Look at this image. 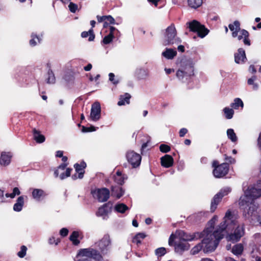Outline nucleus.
<instances>
[{
	"label": "nucleus",
	"mask_w": 261,
	"mask_h": 261,
	"mask_svg": "<svg viewBox=\"0 0 261 261\" xmlns=\"http://www.w3.org/2000/svg\"><path fill=\"white\" fill-rule=\"evenodd\" d=\"M92 128H93L92 129H90V128L86 127L85 126H83L82 132L83 133H87V132L95 131L96 130L94 127H92Z\"/></svg>",
	"instance_id": "58"
},
{
	"label": "nucleus",
	"mask_w": 261,
	"mask_h": 261,
	"mask_svg": "<svg viewBox=\"0 0 261 261\" xmlns=\"http://www.w3.org/2000/svg\"><path fill=\"white\" fill-rule=\"evenodd\" d=\"M190 246L188 243L179 241L176 242L174 245L175 251L176 253L181 254L185 250L189 249Z\"/></svg>",
	"instance_id": "21"
},
{
	"label": "nucleus",
	"mask_w": 261,
	"mask_h": 261,
	"mask_svg": "<svg viewBox=\"0 0 261 261\" xmlns=\"http://www.w3.org/2000/svg\"><path fill=\"white\" fill-rule=\"evenodd\" d=\"M204 229L203 231L199 233L198 232H195L193 233H187L185 232L184 231L181 230H177L175 232V233L171 234L169 239V245L170 246H171L172 245V243L173 242L174 239L177 238H178L180 241H184V242H186L187 241H193L195 240H197L200 238H202V243L205 245L204 248V253H208V252L205 251L204 249L206 248V244L203 242V240L205 239V234H204Z\"/></svg>",
	"instance_id": "3"
},
{
	"label": "nucleus",
	"mask_w": 261,
	"mask_h": 261,
	"mask_svg": "<svg viewBox=\"0 0 261 261\" xmlns=\"http://www.w3.org/2000/svg\"><path fill=\"white\" fill-rule=\"evenodd\" d=\"M105 21L109 24H118V23H116L115 19L111 15L107 16V19H106Z\"/></svg>",
	"instance_id": "53"
},
{
	"label": "nucleus",
	"mask_w": 261,
	"mask_h": 261,
	"mask_svg": "<svg viewBox=\"0 0 261 261\" xmlns=\"http://www.w3.org/2000/svg\"><path fill=\"white\" fill-rule=\"evenodd\" d=\"M81 36L83 38H87L89 36L88 40L89 41H93L95 38V35H94L92 29H90L88 32L85 31L82 32L81 34Z\"/></svg>",
	"instance_id": "41"
},
{
	"label": "nucleus",
	"mask_w": 261,
	"mask_h": 261,
	"mask_svg": "<svg viewBox=\"0 0 261 261\" xmlns=\"http://www.w3.org/2000/svg\"><path fill=\"white\" fill-rule=\"evenodd\" d=\"M188 130L186 128H182L180 129L179 135L180 137H183L187 133Z\"/></svg>",
	"instance_id": "57"
},
{
	"label": "nucleus",
	"mask_w": 261,
	"mask_h": 261,
	"mask_svg": "<svg viewBox=\"0 0 261 261\" xmlns=\"http://www.w3.org/2000/svg\"><path fill=\"white\" fill-rule=\"evenodd\" d=\"M111 208L112 204L110 202L104 204L98 208L96 215L98 217H101L103 219H107L108 214L111 212Z\"/></svg>",
	"instance_id": "16"
},
{
	"label": "nucleus",
	"mask_w": 261,
	"mask_h": 261,
	"mask_svg": "<svg viewBox=\"0 0 261 261\" xmlns=\"http://www.w3.org/2000/svg\"><path fill=\"white\" fill-rule=\"evenodd\" d=\"M212 165L214 168L213 173L214 176L216 178L223 177L228 172L229 165L227 163H222L219 165L218 161H214Z\"/></svg>",
	"instance_id": "11"
},
{
	"label": "nucleus",
	"mask_w": 261,
	"mask_h": 261,
	"mask_svg": "<svg viewBox=\"0 0 261 261\" xmlns=\"http://www.w3.org/2000/svg\"><path fill=\"white\" fill-rule=\"evenodd\" d=\"M194 75V64L190 59L182 60L179 69L176 71L177 79L182 83H186Z\"/></svg>",
	"instance_id": "4"
},
{
	"label": "nucleus",
	"mask_w": 261,
	"mask_h": 261,
	"mask_svg": "<svg viewBox=\"0 0 261 261\" xmlns=\"http://www.w3.org/2000/svg\"><path fill=\"white\" fill-rule=\"evenodd\" d=\"M13 154L11 152L3 151L0 156V165L3 167L8 166L11 163Z\"/></svg>",
	"instance_id": "19"
},
{
	"label": "nucleus",
	"mask_w": 261,
	"mask_h": 261,
	"mask_svg": "<svg viewBox=\"0 0 261 261\" xmlns=\"http://www.w3.org/2000/svg\"><path fill=\"white\" fill-rule=\"evenodd\" d=\"M125 156L128 163L133 168H137L140 165L141 156L133 150H128L125 154Z\"/></svg>",
	"instance_id": "13"
},
{
	"label": "nucleus",
	"mask_w": 261,
	"mask_h": 261,
	"mask_svg": "<svg viewBox=\"0 0 261 261\" xmlns=\"http://www.w3.org/2000/svg\"><path fill=\"white\" fill-rule=\"evenodd\" d=\"M177 55V51L175 49L166 48L165 50L162 52V55L167 59L172 60Z\"/></svg>",
	"instance_id": "26"
},
{
	"label": "nucleus",
	"mask_w": 261,
	"mask_h": 261,
	"mask_svg": "<svg viewBox=\"0 0 261 261\" xmlns=\"http://www.w3.org/2000/svg\"><path fill=\"white\" fill-rule=\"evenodd\" d=\"M253 244L254 246V248L252 249L251 252V256L252 257V252L253 250L255 251V256H259L258 253L260 255L261 253V250L257 248V246H261V234L258 233H256L254 234L253 237Z\"/></svg>",
	"instance_id": "18"
},
{
	"label": "nucleus",
	"mask_w": 261,
	"mask_h": 261,
	"mask_svg": "<svg viewBox=\"0 0 261 261\" xmlns=\"http://www.w3.org/2000/svg\"><path fill=\"white\" fill-rule=\"evenodd\" d=\"M41 37L35 33H32L31 35V39L29 41V44L32 47H34L41 43Z\"/></svg>",
	"instance_id": "29"
},
{
	"label": "nucleus",
	"mask_w": 261,
	"mask_h": 261,
	"mask_svg": "<svg viewBox=\"0 0 261 261\" xmlns=\"http://www.w3.org/2000/svg\"><path fill=\"white\" fill-rule=\"evenodd\" d=\"M155 253L158 256H162L166 254V250L165 248L160 247L155 250Z\"/></svg>",
	"instance_id": "49"
},
{
	"label": "nucleus",
	"mask_w": 261,
	"mask_h": 261,
	"mask_svg": "<svg viewBox=\"0 0 261 261\" xmlns=\"http://www.w3.org/2000/svg\"><path fill=\"white\" fill-rule=\"evenodd\" d=\"M67 166V164L66 163H63L58 166V169H59L61 172L63 171L66 168Z\"/></svg>",
	"instance_id": "59"
},
{
	"label": "nucleus",
	"mask_w": 261,
	"mask_h": 261,
	"mask_svg": "<svg viewBox=\"0 0 261 261\" xmlns=\"http://www.w3.org/2000/svg\"><path fill=\"white\" fill-rule=\"evenodd\" d=\"M223 112L224 114V116L227 119H231L234 115V112L232 108L229 107H225L223 109Z\"/></svg>",
	"instance_id": "37"
},
{
	"label": "nucleus",
	"mask_w": 261,
	"mask_h": 261,
	"mask_svg": "<svg viewBox=\"0 0 261 261\" xmlns=\"http://www.w3.org/2000/svg\"><path fill=\"white\" fill-rule=\"evenodd\" d=\"M181 42L177 36V31L173 23L171 24L163 32V44L164 45H178Z\"/></svg>",
	"instance_id": "6"
},
{
	"label": "nucleus",
	"mask_w": 261,
	"mask_h": 261,
	"mask_svg": "<svg viewBox=\"0 0 261 261\" xmlns=\"http://www.w3.org/2000/svg\"><path fill=\"white\" fill-rule=\"evenodd\" d=\"M229 29L232 31V36L233 38H237L240 41L243 40L245 45L250 46L251 44L249 39V33L245 29L240 28V23L239 21H234L232 24H229Z\"/></svg>",
	"instance_id": "5"
},
{
	"label": "nucleus",
	"mask_w": 261,
	"mask_h": 261,
	"mask_svg": "<svg viewBox=\"0 0 261 261\" xmlns=\"http://www.w3.org/2000/svg\"><path fill=\"white\" fill-rule=\"evenodd\" d=\"M33 136L35 140L38 143H43L45 141V137L36 129H33Z\"/></svg>",
	"instance_id": "32"
},
{
	"label": "nucleus",
	"mask_w": 261,
	"mask_h": 261,
	"mask_svg": "<svg viewBox=\"0 0 261 261\" xmlns=\"http://www.w3.org/2000/svg\"><path fill=\"white\" fill-rule=\"evenodd\" d=\"M24 196L18 197L16 200V203L13 205V210L15 212H20L24 205Z\"/></svg>",
	"instance_id": "27"
},
{
	"label": "nucleus",
	"mask_w": 261,
	"mask_h": 261,
	"mask_svg": "<svg viewBox=\"0 0 261 261\" xmlns=\"http://www.w3.org/2000/svg\"><path fill=\"white\" fill-rule=\"evenodd\" d=\"M20 194V192L19 189L15 187L13 189L12 193L10 194H6V196L7 197H10L11 198H14L16 195H19Z\"/></svg>",
	"instance_id": "46"
},
{
	"label": "nucleus",
	"mask_w": 261,
	"mask_h": 261,
	"mask_svg": "<svg viewBox=\"0 0 261 261\" xmlns=\"http://www.w3.org/2000/svg\"><path fill=\"white\" fill-rule=\"evenodd\" d=\"M120 32L115 27L112 26L110 27L109 34H112L113 36H115V35L118 36Z\"/></svg>",
	"instance_id": "52"
},
{
	"label": "nucleus",
	"mask_w": 261,
	"mask_h": 261,
	"mask_svg": "<svg viewBox=\"0 0 261 261\" xmlns=\"http://www.w3.org/2000/svg\"><path fill=\"white\" fill-rule=\"evenodd\" d=\"M114 209L117 212L123 214L128 210V207L123 203H118L115 205Z\"/></svg>",
	"instance_id": "40"
},
{
	"label": "nucleus",
	"mask_w": 261,
	"mask_h": 261,
	"mask_svg": "<svg viewBox=\"0 0 261 261\" xmlns=\"http://www.w3.org/2000/svg\"><path fill=\"white\" fill-rule=\"evenodd\" d=\"M254 253L255 251L253 250L252 252V258H255L256 261H261V256H256L255 257Z\"/></svg>",
	"instance_id": "62"
},
{
	"label": "nucleus",
	"mask_w": 261,
	"mask_h": 261,
	"mask_svg": "<svg viewBox=\"0 0 261 261\" xmlns=\"http://www.w3.org/2000/svg\"><path fill=\"white\" fill-rule=\"evenodd\" d=\"M146 235L144 233H137L133 239V242L137 244H140L141 240L144 239Z\"/></svg>",
	"instance_id": "42"
},
{
	"label": "nucleus",
	"mask_w": 261,
	"mask_h": 261,
	"mask_svg": "<svg viewBox=\"0 0 261 261\" xmlns=\"http://www.w3.org/2000/svg\"><path fill=\"white\" fill-rule=\"evenodd\" d=\"M256 80V76H252L251 78L249 79L247 81V83L249 85L252 86V89L254 90H257L258 88V84L254 82Z\"/></svg>",
	"instance_id": "44"
},
{
	"label": "nucleus",
	"mask_w": 261,
	"mask_h": 261,
	"mask_svg": "<svg viewBox=\"0 0 261 261\" xmlns=\"http://www.w3.org/2000/svg\"><path fill=\"white\" fill-rule=\"evenodd\" d=\"M160 0H147L148 2L149 3L153 4L155 7H157L158 5V2Z\"/></svg>",
	"instance_id": "63"
},
{
	"label": "nucleus",
	"mask_w": 261,
	"mask_h": 261,
	"mask_svg": "<svg viewBox=\"0 0 261 261\" xmlns=\"http://www.w3.org/2000/svg\"><path fill=\"white\" fill-rule=\"evenodd\" d=\"M56 81V78L53 71L49 69L47 72V78L46 79V82L48 84H54Z\"/></svg>",
	"instance_id": "43"
},
{
	"label": "nucleus",
	"mask_w": 261,
	"mask_h": 261,
	"mask_svg": "<svg viewBox=\"0 0 261 261\" xmlns=\"http://www.w3.org/2000/svg\"><path fill=\"white\" fill-rule=\"evenodd\" d=\"M109 81H111L113 84L117 85L119 83V79H115V75L113 73H110L109 74Z\"/></svg>",
	"instance_id": "50"
},
{
	"label": "nucleus",
	"mask_w": 261,
	"mask_h": 261,
	"mask_svg": "<svg viewBox=\"0 0 261 261\" xmlns=\"http://www.w3.org/2000/svg\"><path fill=\"white\" fill-rule=\"evenodd\" d=\"M101 116V106L98 101L94 102L91 107L90 118L93 121H97Z\"/></svg>",
	"instance_id": "15"
},
{
	"label": "nucleus",
	"mask_w": 261,
	"mask_h": 261,
	"mask_svg": "<svg viewBox=\"0 0 261 261\" xmlns=\"http://www.w3.org/2000/svg\"><path fill=\"white\" fill-rule=\"evenodd\" d=\"M127 178L125 174H122L121 172L117 171L115 174L113 175V179L115 183L122 185L124 184L125 180Z\"/></svg>",
	"instance_id": "24"
},
{
	"label": "nucleus",
	"mask_w": 261,
	"mask_h": 261,
	"mask_svg": "<svg viewBox=\"0 0 261 261\" xmlns=\"http://www.w3.org/2000/svg\"><path fill=\"white\" fill-rule=\"evenodd\" d=\"M243 249V245L240 243L234 245L232 249V252L234 255H239L242 253Z\"/></svg>",
	"instance_id": "38"
},
{
	"label": "nucleus",
	"mask_w": 261,
	"mask_h": 261,
	"mask_svg": "<svg viewBox=\"0 0 261 261\" xmlns=\"http://www.w3.org/2000/svg\"><path fill=\"white\" fill-rule=\"evenodd\" d=\"M231 191V189L229 187H225L222 188L220 191L215 195L211 202V210L214 212L217 208V205L220 202L222 198L227 195Z\"/></svg>",
	"instance_id": "12"
},
{
	"label": "nucleus",
	"mask_w": 261,
	"mask_h": 261,
	"mask_svg": "<svg viewBox=\"0 0 261 261\" xmlns=\"http://www.w3.org/2000/svg\"><path fill=\"white\" fill-rule=\"evenodd\" d=\"M114 38V36H113L112 34H109L103 38L102 42L105 44H109L112 41Z\"/></svg>",
	"instance_id": "48"
},
{
	"label": "nucleus",
	"mask_w": 261,
	"mask_h": 261,
	"mask_svg": "<svg viewBox=\"0 0 261 261\" xmlns=\"http://www.w3.org/2000/svg\"><path fill=\"white\" fill-rule=\"evenodd\" d=\"M244 194L241 196L239 204L243 211V216L250 222L258 220V205L255 203L254 199L261 197V180L255 187L249 186L244 190Z\"/></svg>",
	"instance_id": "2"
},
{
	"label": "nucleus",
	"mask_w": 261,
	"mask_h": 261,
	"mask_svg": "<svg viewBox=\"0 0 261 261\" xmlns=\"http://www.w3.org/2000/svg\"><path fill=\"white\" fill-rule=\"evenodd\" d=\"M60 242L61 240L60 238H56L54 236L49 237L48 240V243L49 245L55 244L56 246H57Z\"/></svg>",
	"instance_id": "45"
},
{
	"label": "nucleus",
	"mask_w": 261,
	"mask_h": 261,
	"mask_svg": "<svg viewBox=\"0 0 261 261\" xmlns=\"http://www.w3.org/2000/svg\"><path fill=\"white\" fill-rule=\"evenodd\" d=\"M111 191L112 195L117 198H120L124 193L122 188L120 186H112Z\"/></svg>",
	"instance_id": "28"
},
{
	"label": "nucleus",
	"mask_w": 261,
	"mask_h": 261,
	"mask_svg": "<svg viewBox=\"0 0 261 261\" xmlns=\"http://www.w3.org/2000/svg\"><path fill=\"white\" fill-rule=\"evenodd\" d=\"M27 248L25 246H21L20 247V250L18 252L17 255L20 257L23 258L26 255Z\"/></svg>",
	"instance_id": "47"
},
{
	"label": "nucleus",
	"mask_w": 261,
	"mask_h": 261,
	"mask_svg": "<svg viewBox=\"0 0 261 261\" xmlns=\"http://www.w3.org/2000/svg\"><path fill=\"white\" fill-rule=\"evenodd\" d=\"M173 159L170 155L166 154L161 158V165L165 168H169L173 165Z\"/></svg>",
	"instance_id": "22"
},
{
	"label": "nucleus",
	"mask_w": 261,
	"mask_h": 261,
	"mask_svg": "<svg viewBox=\"0 0 261 261\" xmlns=\"http://www.w3.org/2000/svg\"><path fill=\"white\" fill-rule=\"evenodd\" d=\"M230 107L233 110H238L240 107L242 109L244 107V103L240 98H236L232 102L230 103Z\"/></svg>",
	"instance_id": "31"
},
{
	"label": "nucleus",
	"mask_w": 261,
	"mask_h": 261,
	"mask_svg": "<svg viewBox=\"0 0 261 261\" xmlns=\"http://www.w3.org/2000/svg\"><path fill=\"white\" fill-rule=\"evenodd\" d=\"M186 25L187 28L189 29L190 31L196 33L197 36L200 38H204L210 32L208 29L196 20L187 22Z\"/></svg>",
	"instance_id": "8"
},
{
	"label": "nucleus",
	"mask_w": 261,
	"mask_h": 261,
	"mask_svg": "<svg viewBox=\"0 0 261 261\" xmlns=\"http://www.w3.org/2000/svg\"><path fill=\"white\" fill-rule=\"evenodd\" d=\"M227 136L229 139L233 143H235L238 140V137L234 132V130L232 128H229L226 132Z\"/></svg>",
	"instance_id": "36"
},
{
	"label": "nucleus",
	"mask_w": 261,
	"mask_h": 261,
	"mask_svg": "<svg viewBox=\"0 0 261 261\" xmlns=\"http://www.w3.org/2000/svg\"><path fill=\"white\" fill-rule=\"evenodd\" d=\"M95 247L97 248L98 251L101 255H105L110 252L112 247V241L110 236L108 234H105L103 237L95 243Z\"/></svg>",
	"instance_id": "9"
},
{
	"label": "nucleus",
	"mask_w": 261,
	"mask_h": 261,
	"mask_svg": "<svg viewBox=\"0 0 261 261\" xmlns=\"http://www.w3.org/2000/svg\"><path fill=\"white\" fill-rule=\"evenodd\" d=\"M86 167V164L84 162H81L79 164H75L74 165V167L75 169L76 172L78 173V178L82 179L84 176V169Z\"/></svg>",
	"instance_id": "25"
},
{
	"label": "nucleus",
	"mask_w": 261,
	"mask_h": 261,
	"mask_svg": "<svg viewBox=\"0 0 261 261\" xmlns=\"http://www.w3.org/2000/svg\"><path fill=\"white\" fill-rule=\"evenodd\" d=\"M233 231L228 233L226 238L227 241L235 243L240 241L245 234V225L244 224H238Z\"/></svg>",
	"instance_id": "10"
},
{
	"label": "nucleus",
	"mask_w": 261,
	"mask_h": 261,
	"mask_svg": "<svg viewBox=\"0 0 261 261\" xmlns=\"http://www.w3.org/2000/svg\"><path fill=\"white\" fill-rule=\"evenodd\" d=\"M218 217L214 216L208 222L204 229L205 239L203 242L206 244L204 250L206 252H213L217 247L220 241L225 234V230H230L234 228L238 224V216L234 211L228 210L225 213L222 221L217 227H215Z\"/></svg>",
	"instance_id": "1"
},
{
	"label": "nucleus",
	"mask_w": 261,
	"mask_h": 261,
	"mask_svg": "<svg viewBox=\"0 0 261 261\" xmlns=\"http://www.w3.org/2000/svg\"><path fill=\"white\" fill-rule=\"evenodd\" d=\"M234 60L238 64L244 63L247 60L245 51L243 48H240L238 49L234 54Z\"/></svg>",
	"instance_id": "20"
},
{
	"label": "nucleus",
	"mask_w": 261,
	"mask_h": 261,
	"mask_svg": "<svg viewBox=\"0 0 261 261\" xmlns=\"http://www.w3.org/2000/svg\"><path fill=\"white\" fill-rule=\"evenodd\" d=\"M97 19L98 22H104L106 20V19H107V16H97Z\"/></svg>",
	"instance_id": "60"
},
{
	"label": "nucleus",
	"mask_w": 261,
	"mask_h": 261,
	"mask_svg": "<svg viewBox=\"0 0 261 261\" xmlns=\"http://www.w3.org/2000/svg\"><path fill=\"white\" fill-rule=\"evenodd\" d=\"M47 196L46 193L41 189H32V197L36 201H41Z\"/></svg>",
	"instance_id": "17"
},
{
	"label": "nucleus",
	"mask_w": 261,
	"mask_h": 261,
	"mask_svg": "<svg viewBox=\"0 0 261 261\" xmlns=\"http://www.w3.org/2000/svg\"><path fill=\"white\" fill-rule=\"evenodd\" d=\"M148 75L147 70L144 68L137 69L135 71V76L139 80L146 79Z\"/></svg>",
	"instance_id": "30"
},
{
	"label": "nucleus",
	"mask_w": 261,
	"mask_h": 261,
	"mask_svg": "<svg viewBox=\"0 0 261 261\" xmlns=\"http://www.w3.org/2000/svg\"><path fill=\"white\" fill-rule=\"evenodd\" d=\"M68 230L66 228H63L60 230V234L63 237L67 236Z\"/></svg>",
	"instance_id": "56"
},
{
	"label": "nucleus",
	"mask_w": 261,
	"mask_h": 261,
	"mask_svg": "<svg viewBox=\"0 0 261 261\" xmlns=\"http://www.w3.org/2000/svg\"><path fill=\"white\" fill-rule=\"evenodd\" d=\"M187 3L191 8L196 9L202 5L203 0H187Z\"/></svg>",
	"instance_id": "33"
},
{
	"label": "nucleus",
	"mask_w": 261,
	"mask_h": 261,
	"mask_svg": "<svg viewBox=\"0 0 261 261\" xmlns=\"http://www.w3.org/2000/svg\"><path fill=\"white\" fill-rule=\"evenodd\" d=\"M71 171L72 169L69 168H66V171L65 172H61L58 168L55 169L54 170V176L56 178L59 176L61 180H63L66 178L70 176Z\"/></svg>",
	"instance_id": "23"
},
{
	"label": "nucleus",
	"mask_w": 261,
	"mask_h": 261,
	"mask_svg": "<svg viewBox=\"0 0 261 261\" xmlns=\"http://www.w3.org/2000/svg\"><path fill=\"white\" fill-rule=\"evenodd\" d=\"M256 146L258 149L261 151V132L259 133L256 141Z\"/></svg>",
	"instance_id": "55"
},
{
	"label": "nucleus",
	"mask_w": 261,
	"mask_h": 261,
	"mask_svg": "<svg viewBox=\"0 0 261 261\" xmlns=\"http://www.w3.org/2000/svg\"><path fill=\"white\" fill-rule=\"evenodd\" d=\"M76 257H80L75 261H91L88 257H91L97 261H101L102 256L98 250L93 248L81 249L77 254Z\"/></svg>",
	"instance_id": "7"
},
{
	"label": "nucleus",
	"mask_w": 261,
	"mask_h": 261,
	"mask_svg": "<svg viewBox=\"0 0 261 261\" xmlns=\"http://www.w3.org/2000/svg\"><path fill=\"white\" fill-rule=\"evenodd\" d=\"M93 197L100 202L107 201L110 197V191L106 188L97 189L92 192Z\"/></svg>",
	"instance_id": "14"
},
{
	"label": "nucleus",
	"mask_w": 261,
	"mask_h": 261,
	"mask_svg": "<svg viewBox=\"0 0 261 261\" xmlns=\"http://www.w3.org/2000/svg\"><path fill=\"white\" fill-rule=\"evenodd\" d=\"M160 150L162 152L167 153L170 150V147L167 145L162 144L160 146Z\"/></svg>",
	"instance_id": "51"
},
{
	"label": "nucleus",
	"mask_w": 261,
	"mask_h": 261,
	"mask_svg": "<svg viewBox=\"0 0 261 261\" xmlns=\"http://www.w3.org/2000/svg\"><path fill=\"white\" fill-rule=\"evenodd\" d=\"M5 201V197L4 196V192L0 189V203L3 202Z\"/></svg>",
	"instance_id": "61"
},
{
	"label": "nucleus",
	"mask_w": 261,
	"mask_h": 261,
	"mask_svg": "<svg viewBox=\"0 0 261 261\" xmlns=\"http://www.w3.org/2000/svg\"><path fill=\"white\" fill-rule=\"evenodd\" d=\"M70 11L72 13H75L77 9V5L70 2L68 5Z\"/></svg>",
	"instance_id": "54"
},
{
	"label": "nucleus",
	"mask_w": 261,
	"mask_h": 261,
	"mask_svg": "<svg viewBox=\"0 0 261 261\" xmlns=\"http://www.w3.org/2000/svg\"><path fill=\"white\" fill-rule=\"evenodd\" d=\"M92 68V65L91 64L89 63L87 66L84 67V69L85 71H90Z\"/></svg>",
	"instance_id": "64"
},
{
	"label": "nucleus",
	"mask_w": 261,
	"mask_h": 261,
	"mask_svg": "<svg viewBox=\"0 0 261 261\" xmlns=\"http://www.w3.org/2000/svg\"><path fill=\"white\" fill-rule=\"evenodd\" d=\"M130 98V95L128 93H125L123 95H121L118 102V105L121 106L125 105L126 103L128 104Z\"/></svg>",
	"instance_id": "34"
},
{
	"label": "nucleus",
	"mask_w": 261,
	"mask_h": 261,
	"mask_svg": "<svg viewBox=\"0 0 261 261\" xmlns=\"http://www.w3.org/2000/svg\"><path fill=\"white\" fill-rule=\"evenodd\" d=\"M205 245L202 243V241L201 243L198 244L197 245L195 246L191 250V254L192 255H195L199 252L200 250L203 249L204 251V248Z\"/></svg>",
	"instance_id": "39"
},
{
	"label": "nucleus",
	"mask_w": 261,
	"mask_h": 261,
	"mask_svg": "<svg viewBox=\"0 0 261 261\" xmlns=\"http://www.w3.org/2000/svg\"><path fill=\"white\" fill-rule=\"evenodd\" d=\"M80 237V232L77 231H73L70 236L69 239L74 245H77L80 244V242L78 240Z\"/></svg>",
	"instance_id": "35"
}]
</instances>
